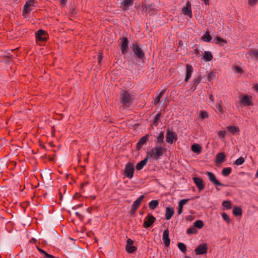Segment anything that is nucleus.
Masks as SVG:
<instances>
[{"instance_id": "nucleus-50", "label": "nucleus", "mask_w": 258, "mask_h": 258, "mask_svg": "<svg viewBox=\"0 0 258 258\" xmlns=\"http://www.w3.org/2000/svg\"><path fill=\"white\" fill-rule=\"evenodd\" d=\"M60 4L61 6H63L66 5L68 0H59Z\"/></svg>"}, {"instance_id": "nucleus-15", "label": "nucleus", "mask_w": 258, "mask_h": 258, "mask_svg": "<svg viewBox=\"0 0 258 258\" xmlns=\"http://www.w3.org/2000/svg\"><path fill=\"white\" fill-rule=\"evenodd\" d=\"M193 71L194 69L191 65L189 64L186 65L185 82H187L188 81L191 76Z\"/></svg>"}, {"instance_id": "nucleus-16", "label": "nucleus", "mask_w": 258, "mask_h": 258, "mask_svg": "<svg viewBox=\"0 0 258 258\" xmlns=\"http://www.w3.org/2000/svg\"><path fill=\"white\" fill-rule=\"evenodd\" d=\"M162 239L166 246H169L170 244V240L169 238V230L166 229L164 231L163 234Z\"/></svg>"}, {"instance_id": "nucleus-14", "label": "nucleus", "mask_w": 258, "mask_h": 258, "mask_svg": "<svg viewBox=\"0 0 258 258\" xmlns=\"http://www.w3.org/2000/svg\"><path fill=\"white\" fill-rule=\"evenodd\" d=\"M150 136L148 134L145 135L144 136L142 137L139 142L137 143L136 145L137 149L139 150L142 147V146L147 143V142L149 140Z\"/></svg>"}, {"instance_id": "nucleus-12", "label": "nucleus", "mask_w": 258, "mask_h": 258, "mask_svg": "<svg viewBox=\"0 0 258 258\" xmlns=\"http://www.w3.org/2000/svg\"><path fill=\"white\" fill-rule=\"evenodd\" d=\"M133 243L134 241L131 238L127 240L125 249L128 253H133L137 250V247L133 245Z\"/></svg>"}, {"instance_id": "nucleus-7", "label": "nucleus", "mask_w": 258, "mask_h": 258, "mask_svg": "<svg viewBox=\"0 0 258 258\" xmlns=\"http://www.w3.org/2000/svg\"><path fill=\"white\" fill-rule=\"evenodd\" d=\"M134 168L133 165L131 163L126 164L125 170L124 175L129 178H132L134 176Z\"/></svg>"}, {"instance_id": "nucleus-31", "label": "nucleus", "mask_w": 258, "mask_h": 258, "mask_svg": "<svg viewBox=\"0 0 258 258\" xmlns=\"http://www.w3.org/2000/svg\"><path fill=\"white\" fill-rule=\"evenodd\" d=\"M159 205V202L158 200H152L149 203V207L150 209L154 210Z\"/></svg>"}, {"instance_id": "nucleus-21", "label": "nucleus", "mask_w": 258, "mask_h": 258, "mask_svg": "<svg viewBox=\"0 0 258 258\" xmlns=\"http://www.w3.org/2000/svg\"><path fill=\"white\" fill-rule=\"evenodd\" d=\"M148 158L146 157L144 160L138 163L136 165V168L137 170H140L143 169L144 166L147 164Z\"/></svg>"}, {"instance_id": "nucleus-10", "label": "nucleus", "mask_w": 258, "mask_h": 258, "mask_svg": "<svg viewBox=\"0 0 258 258\" xmlns=\"http://www.w3.org/2000/svg\"><path fill=\"white\" fill-rule=\"evenodd\" d=\"M206 174L208 176L209 180L212 182L214 185H215L216 186H225V185H224L223 183H221L220 182H219L216 177V176L214 173L212 172L207 171L206 172Z\"/></svg>"}, {"instance_id": "nucleus-57", "label": "nucleus", "mask_w": 258, "mask_h": 258, "mask_svg": "<svg viewBox=\"0 0 258 258\" xmlns=\"http://www.w3.org/2000/svg\"><path fill=\"white\" fill-rule=\"evenodd\" d=\"M204 3L206 5H209V0H203Z\"/></svg>"}, {"instance_id": "nucleus-11", "label": "nucleus", "mask_w": 258, "mask_h": 258, "mask_svg": "<svg viewBox=\"0 0 258 258\" xmlns=\"http://www.w3.org/2000/svg\"><path fill=\"white\" fill-rule=\"evenodd\" d=\"M208 247L206 243H203L199 245L195 249V253L196 254H204L207 252Z\"/></svg>"}, {"instance_id": "nucleus-32", "label": "nucleus", "mask_w": 258, "mask_h": 258, "mask_svg": "<svg viewBox=\"0 0 258 258\" xmlns=\"http://www.w3.org/2000/svg\"><path fill=\"white\" fill-rule=\"evenodd\" d=\"M165 92V90H163L160 92V93H159L158 96L154 100V104L156 105L159 103L161 98L164 94Z\"/></svg>"}, {"instance_id": "nucleus-36", "label": "nucleus", "mask_w": 258, "mask_h": 258, "mask_svg": "<svg viewBox=\"0 0 258 258\" xmlns=\"http://www.w3.org/2000/svg\"><path fill=\"white\" fill-rule=\"evenodd\" d=\"M194 226L196 228L201 229L204 226V222L200 220L196 221L194 223Z\"/></svg>"}, {"instance_id": "nucleus-19", "label": "nucleus", "mask_w": 258, "mask_h": 258, "mask_svg": "<svg viewBox=\"0 0 258 258\" xmlns=\"http://www.w3.org/2000/svg\"><path fill=\"white\" fill-rule=\"evenodd\" d=\"M128 48V39L126 37H124L122 39L121 44V52L123 54H124L126 52L127 49Z\"/></svg>"}, {"instance_id": "nucleus-4", "label": "nucleus", "mask_w": 258, "mask_h": 258, "mask_svg": "<svg viewBox=\"0 0 258 258\" xmlns=\"http://www.w3.org/2000/svg\"><path fill=\"white\" fill-rule=\"evenodd\" d=\"M240 103L244 106H249L253 104L252 97L248 95H243L239 97Z\"/></svg>"}, {"instance_id": "nucleus-45", "label": "nucleus", "mask_w": 258, "mask_h": 258, "mask_svg": "<svg viewBox=\"0 0 258 258\" xmlns=\"http://www.w3.org/2000/svg\"><path fill=\"white\" fill-rule=\"evenodd\" d=\"M217 134L220 139H223L225 138L226 132L225 131H220L217 132Z\"/></svg>"}, {"instance_id": "nucleus-59", "label": "nucleus", "mask_w": 258, "mask_h": 258, "mask_svg": "<svg viewBox=\"0 0 258 258\" xmlns=\"http://www.w3.org/2000/svg\"><path fill=\"white\" fill-rule=\"evenodd\" d=\"M12 1L14 2H18L19 0H12Z\"/></svg>"}, {"instance_id": "nucleus-5", "label": "nucleus", "mask_w": 258, "mask_h": 258, "mask_svg": "<svg viewBox=\"0 0 258 258\" xmlns=\"http://www.w3.org/2000/svg\"><path fill=\"white\" fill-rule=\"evenodd\" d=\"M156 221V218L151 214L149 213L145 218L143 226L145 228L150 227Z\"/></svg>"}, {"instance_id": "nucleus-47", "label": "nucleus", "mask_w": 258, "mask_h": 258, "mask_svg": "<svg viewBox=\"0 0 258 258\" xmlns=\"http://www.w3.org/2000/svg\"><path fill=\"white\" fill-rule=\"evenodd\" d=\"M250 55L251 56L255 57L258 60V51H252L250 53Z\"/></svg>"}, {"instance_id": "nucleus-53", "label": "nucleus", "mask_w": 258, "mask_h": 258, "mask_svg": "<svg viewBox=\"0 0 258 258\" xmlns=\"http://www.w3.org/2000/svg\"><path fill=\"white\" fill-rule=\"evenodd\" d=\"M137 210V209H135L134 207H132V210L131 211V214H134L136 213Z\"/></svg>"}, {"instance_id": "nucleus-18", "label": "nucleus", "mask_w": 258, "mask_h": 258, "mask_svg": "<svg viewBox=\"0 0 258 258\" xmlns=\"http://www.w3.org/2000/svg\"><path fill=\"white\" fill-rule=\"evenodd\" d=\"M174 213V211L172 208L170 207H166L165 215L166 219L167 220H170L173 216Z\"/></svg>"}, {"instance_id": "nucleus-52", "label": "nucleus", "mask_w": 258, "mask_h": 258, "mask_svg": "<svg viewBox=\"0 0 258 258\" xmlns=\"http://www.w3.org/2000/svg\"><path fill=\"white\" fill-rule=\"evenodd\" d=\"M43 258H53V256L47 253L46 255H44Z\"/></svg>"}, {"instance_id": "nucleus-51", "label": "nucleus", "mask_w": 258, "mask_h": 258, "mask_svg": "<svg viewBox=\"0 0 258 258\" xmlns=\"http://www.w3.org/2000/svg\"><path fill=\"white\" fill-rule=\"evenodd\" d=\"M38 250L40 252L44 254V255H46L47 254V253H46L44 250H43V249H42L41 248H38Z\"/></svg>"}, {"instance_id": "nucleus-17", "label": "nucleus", "mask_w": 258, "mask_h": 258, "mask_svg": "<svg viewBox=\"0 0 258 258\" xmlns=\"http://www.w3.org/2000/svg\"><path fill=\"white\" fill-rule=\"evenodd\" d=\"M193 180L196 184L199 190H202L204 188V184L202 179L199 177H194Z\"/></svg>"}, {"instance_id": "nucleus-48", "label": "nucleus", "mask_w": 258, "mask_h": 258, "mask_svg": "<svg viewBox=\"0 0 258 258\" xmlns=\"http://www.w3.org/2000/svg\"><path fill=\"white\" fill-rule=\"evenodd\" d=\"M215 77V75L214 74V73L213 72H210L209 74H208V80L210 81V80H212L213 79H214V78Z\"/></svg>"}, {"instance_id": "nucleus-3", "label": "nucleus", "mask_w": 258, "mask_h": 258, "mask_svg": "<svg viewBox=\"0 0 258 258\" xmlns=\"http://www.w3.org/2000/svg\"><path fill=\"white\" fill-rule=\"evenodd\" d=\"M37 6V2L35 0H28L24 6L23 16L26 18L29 17V14L33 10V8Z\"/></svg>"}, {"instance_id": "nucleus-46", "label": "nucleus", "mask_w": 258, "mask_h": 258, "mask_svg": "<svg viewBox=\"0 0 258 258\" xmlns=\"http://www.w3.org/2000/svg\"><path fill=\"white\" fill-rule=\"evenodd\" d=\"M222 217L223 219L227 222V223H229L230 221V218L229 216L225 213H223L222 214Z\"/></svg>"}, {"instance_id": "nucleus-9", "label": "nucleus", "mask_w": 258, "mask_h": 258, "mask_svg": "<svg viewBox=\"0 0 258 258\" xmlns=\"http://www.w3.org/2000/svg\"><path fill=\"white\" fill-rule=\"evenodd\" d=\"M133 51L136 56L138 58L142 59L144 57V53L141 48L136 43L133 44Z\"/></svg>"}, {"instance_id": "nucleus-26", "label": "nucleus", "mask_w": 258, "mask_h": 258, "mask_svg": "<svg viewBox=\"0 0 258 258\" xmlns=\"http://www.w3.org/2000/svg\"><path fill=\"white\" fill-rule=\"evenodd\" d=\"M133 4V0H123L121 3L123 9L127 10L129 6H131Z\"/></svg>"}, {"instance_id": "nucleus-13", "label": "nucleus", "mask_w": 258, "mask_h": 258, "mask_svg": "<svg viewBox=\"0 0 258 258\" xmlns=\"http://www.w3.org/2000/svg\"><path fill=\"white\" fill-rule=\"evenodd\" d=\"M182 12L184 15L188 16L190 18L192 17L191 4L189 2H186V6L182 8Z\"/></svg>"}, {"instance_id": "nucleus-34", "label": "nucleus", "mask_w": 258, "mask_h": 258, "mask_svg": "<svg viewBox=\"0 0 258 258\" xmlns=\"http://www.w3.org/2000/svg\"><path fill=\"white\" fill-rule=\"evenodd\" d=\"M228 131L233 134H235L239 131L238 127L234 125H230L227 127Z\"/></svg>"}, {"instance_id": "nucleus-37", "label": "nucleus", "mask_w": 258, "mask_h": 258, "mask_svg": "<svg viewBox=\"0 0 258 258\" xmlns=\"http://www.w3.org/2000/svg\"><path fill=\"white\" fill-rule=\"evenodd\" d=\"M222 206L226 209H230L231 208V203L229 201H224L222 202Z\"/></svg>"}, {"instance_id": "nucleus-30", "label": "nucleus", "mask_w": 258, "mask_h": 258, "mask_svg": "<svg viewBox=\"0 0 258 258\" xmlns=\"http://www.w3.org/2000/svg\"><path fill=\"white\" fill-rule=\"evenodd\" d=\"M191 150L196 153L199 154L201 152V147L197 144H195L191 146Z\"/></svg>"}, {"instance_id": "nucleus-56", "label": "nucleus", "mask_w": 258, "mask_h": 258, "mask_svg": "<svg viewBox=\"0 0 258 258\" xmlns=\"http://www.w3.org/2000/svg\"><path fill=\"white\" fill-rule=\"evenodd\" d=\"M253 88L258 92V84L253 86Z\"/></svg>"}, {"instance_id": "nucleus-35", "label": "nucleus", "mask_w": 258, "mask_h": 258, "mask_svg": "<svg viewBox=\"0 0 258 258\" xmlns=\"http://www.w3.org/2000/svg\"><path fill=\"white\" fill-rule=\"evenodd\" d=\"M232 169L231 167L224 168L222 171V174L224 176H227L231 173Z\"/></svg>"}, {"instance_id": "nucleus-28", "label": "nucleus", "mask_w": 258, "mask_h": 258, "mask_svg": "<svg viewBox=\"0 0 258 258\" xmlns=\"http://www.w3.org/2000/svg\"><path fill=\"white\" fill-rule=\"evenodd\" d=\"M201 39L203 41L209 42L211 40L212 37L210 35L209 32L208 31H207L205 33V34L201 37Z\"/></svg>"}, {"instance_id": "nucleus-27", "label": "nucleus", "mask_w": 258, "mask_h": 258, "mask_svg": "<svg viewBox=\"0 0 258 258\" xmlns=\"http://www.w3.org/2000/svg\"><path fill=\"white\" fill-rule=\"evenodd\" d=\"M222 101L220 100L218 102V103L215 105V107L216 109L218 110V112L219 114H222L224 112V109H223L222 106Z\"/></svg>"}, {"instance_id": "nucleus-49", "label": "nucleus", "mask_w": 258, "mask_h": 258, "mask_svg": "<svg viewBox=\"0 0 258 258\" xmlns=\"http://www.w3.org/2000/svg\"><path fill=\"white\" fill-rule=\"evenodd\" d=\"M160 117V113H158V114H157L156 115V116H155V117L154 118V123H156V122H157V121L159 119Z\"/></svg>"}, {"instance_id": "nucleus-24", "label": "nucleus", "mask_w": 258, "mask_h": 258, "mask_svg": "<svg viewBox=\"0 0 258 258\" xmlns=\"http://www.w3.org/2000/svg\"><path fill=\"white\" fill-rule=\"evenodd\" d=\"M144 198V196L142 195L137 200H136L133 204L132 207L135 209H138L140 205H141L142 202L143 201Z\"/></svg>"}, {"instance_id": "nucleus-38", "label": "nucleus", "mask_w": 258, "mask_h": 258, "mask_svg": "<svg viewBox=\"0 0 258 258\" xmlns=\"http://www.w3.org/2000/svg\"><path fill=\"white\" fill-rule=\"evenodd\" d=\"M201 81V78L200 76L194 80L193 83L195 86L192 88V91H195L196 89L197 86L200 83Z\"/></svg>"}, {"instance_id": "nucleus-8", "label": "nucleus", "mask_w": 258, "mask_h": 258, "mask_svg": "<svg viewBox=\"0 0 258 258\" xmlns=\"http://www.w3.org/2000/svg\"><path fill=\"white\" fill-rule=\"evenodd\" d=\"M36 41H45L48 37L46 32L42 29L38 30L35 34Z\"/></svg>"}, {"instance_id": "nucleus-54", "label": "nucleus", "mask_w": 258, "mask_h": 258, "mask_svg": "<svg viewBox=\"0 0 258 258\" xmlns=\"http://www.w3.org/2000/svg\"><path fill=\"white\" fill-rule=\"evenodd\" d=\"M209 98L211 100V101L212 102H214V96L212 94H210L209 95Z\"/></svg>"}, {"instance_id": "nucleus-1", "label": "nucleus", "mask_w": 258, "mask_h": 258, "mask_svg": "<svg viewBox=\"0 0 258 258\" xmlns=\"http://www.w3.org/2000/svg\"><path fill=\"white\" fill-rule=\"evenodd\" d=\"M134 100V95L128 91L122 90L120 92V101L124 108L130 107Z\"/></svg>"}, {"instance_id": "nucleus-58", "label": "nucleus", "mask_w": 258, "mask_h": 258, "mask_svg": "<svg viewBox=\"0 0 258 258\" xmlns=\"http://www.w3.org/2000/svg\"><path fill=\"white\" fill-rule=\"evenodd\" d=\"M76 214L78 216H80V214L78 212H76Z\"/></svg>"}, {"instance_id": "nucleus-60", "label": "nucleus", "mask_w": 258, "mask_h": 258, "mask_svg": "<svg viewBox=\"0 0 258 258\" xmlns=\"http://www.w3.org/2000/svg\"><path fill=\"white\" fill-rule=\"evenodd\" d=\"M185 258H190V257H186Z\"/></svg>"}, {"instance_id": "nucleus-40", "label": "nucleus", "mask_w": 258, "mask_h": 258, "mask_svg": "<svg viewBox=\"0 0 258 258\" xmlns=\"http://www.w3.org/2000/svg\"><path fill=\"white\" fill-rule=\"evenodd\" d=\"M178 248L183 253H185L186 251V245L181 242H179L177 244Z\"/></svg>"}, {"instance_id": "nucleus-39", "label": "nucleus", "mask_w": 258, "mask_h": 258, "mask_svg": "<svg viewBox=\"0 0 258 258\" xmlns=\"http://www.w3.org/2000/svg\"><path fill=\"white\" fill-rule=\"evenodd\" d=\"M164 140V134L163 132H161L157 138L156 143L161 144L163 143Z\"/></svg>"}, {"instance_id": "nucleus-2", "label": "nucleus", "mask_w": 258, "mask_h": 258, "mask_svg": "<svg viewBox=\"0 0 258 258\" xmlns=\"http://www.w3.org/2000/svg\"><path fill=\"white\" fill-rule=\"evenodd\" d=\"M166 152V149L160 146H155L150 151L147 152L148 158H152L154 160H158L164 153Z\"/></svg>"}, {"instance_id": "nucleus-42", "label": "nucleus", "mask_w": 258, "mask_h": 258, "mask_svg": "<svg viewBox=\"0 0 258 258\" xmlns=\"http://www.w3.org/2000/svg\"><path fill=\"white\" fill-rule=\"evenodd\" d=\"M187 234H196L197 232V230L196 228L194 226L190 227L186 231Z\"/></svg>"}, {"instance_id": "nucleus-6", "label": "nucleus", "mask_w": 258, "mask_h": 258, "mask_svg": "<svg viewBox=\"0 0 258 258\" xmlns=\"http://www.w3.org/2000/svg\"><path fill=\"white\" fill-rule=\"evenodd\" d=\"M177 140V137L176 133L170 131L169 130H168L167 131V134L166 137V142L170 144H172L174 142H175Z\"/></svg>"}, {"instance_id": "nucleus-25", "label": "nucleus", "mask_w": 258, "mask_h": 258, "mask_svg": "<svg viewBox=\"0 0 258 258\" xmlns=\"http://www.w3.org/2000/svg\"><path fill=\"white\" fill-rule=\"evenodd\" d=\"M213 42H215L217 44H219L221 46H224V44L227 43V41L225 39L220 38L219 37H216Z\"/></svg>"}, {"instance_id": "nucleus-29", "label": "nucleus", "mask_w": 258, "mask_h": 258, "mask_svg": "<svg viewBox=\"0 0 258 258\" xmlns=\"http://www.w3.org/2000/svg\"><path fill=\"white\" fill-rule=\"evenodd\" d=\"M232 70L234 73L235 74H242L243 73V69L239 66L237 65H234L232 67Z\"/></svg>"}, {"instance_id": "nucleus-55", "label": "nucleus", "mask_w": 258, "mask_h": 258, "mask_svg": "<svg viewBox=\"0 0 258 258\" xmlns=\"http://www.w3.org/2000/svg\"><path fill=\"white\" fill-rule=\"evenodd\" d=\"M102 55L101 54H99L98 56V60H99V62H100L101 60V59H102Z\"/></svg>"}, {"instance_id": "nucleus-22", "label": "nucleus", "mask_w": 258, "mask_h": 258, "mask_svg": "<svg viewBox=\"0 0 258 258\" xmlns=\"http://www.w3.org/2000/svg\"><path fill=\"white\" fill-rule=\"evenodd\" d=\"M188 199H183L179 201V202L178 203V211H177V213H178V215H180L182 213V211H183L182 210L183 206L184 205H185L188 202Z\"/></svg>"}, {"instance_id": "nucleus-23", "label": "nucleus", "mask_w": 258, "mask_h": 258, "mask_svg": "<svg viewBox=\"0 0 258 258\" xmlns=\"http://www.w3.org/2000/svg\"><path fill=\"white\" fill-rule=\"evenodd\" d=\"M213 58V55L210 51H205L202 59L206 61H210Z\"/></svg>"}, {"instance_id": "nucleus-20", "label": "nucleus", "mask_w": 258, "mask_h": 258, "mask_svg": "<svg viewBox=\"0 0 258 258\" xmlns=\"http://www.w3.org/2000/svg\"><path fill=\"white\" fill-rule=\"evenodd\" d=\"M225 159V155L224 153H219L216 155V164H220L223 162Z\"/></svg>"}, {"instance_id": "nucleus-44", "label": "nucleus", "mask_w": 258, "mask_h": 258, "mask_svg": "<svg viewBox=\"0 0 258 258\" xmlns=\"http://www.w3.org/2000/svg\"><path fill=\"white\" fill-rule=\"evenodd\" d=\"M208 116V113L205 111H202L200 113V117L202 119L207 118Z\"/></svg>"}, {"instance_id": "nucleus-43", "label": "nucleus", "mask_w": 258, "mask_h": 258, "mask_svg": "<svg viewBox=\"0 0 258 258\" xmlns=\"http://www.w3.org/2000/svg\"><path fill=\"white\" fill-rule=\"evenodd\" d=\"M247 3L249 7H253L258 3V0H248Z\"/></svg>"}, {"instance_id": "nucleus-41", "label": "nucleus", "mask_w": 258, "mask_h": 258, "mask_svg": "<svg viewBox=\"0 0 258 258\" xmlns=\"http://www.w3.org/2000/svg\"><path fill=\"white\" fill-rule=\"evenodd\" d=\"M244 159L242 157H240L235 161L234 164L237 166L241 165L244 162Z\"/></svg>"}, {"instance_id": "nucleus-33", "label": "nucleus", "mask_w": 258, "mask_h": 258, "mask_svg": "<svg viewBox=\"0 0 258 258\" xmlns=\"http://www.w3.org/2000/svg\"><path fill=\"white\" fill-rule=\"evenodd\" d=\"M233 214L236 216H240L242 214V210L239 207H234L233 209Z\"/></svg>"}]
</instances>
